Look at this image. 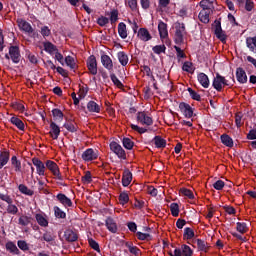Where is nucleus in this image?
Returning <instances> with one entry per match:
<instances>
[{
  "label": "nucleus",
  "mask_w": 256,
  "mask_h": 256,
  "mask_svg": "<svg viewBox=\"0 0 256 256\" xmlns=\"http://www.w3.org/2000/svg\"><path fill=\"white\" fill-rule=\"evenodd\" d=\"M32 221V217L27 216V215H21L18 218V225L22 226V227H27L31 224Z\"/></svg>",
  "instance_id": "e433bc0d"
},
{
  "label": "nucleus",
  "mask_w": 256,
  "mask_h": 256,
  "mask_svg": "<svg viewBox=\"0 0 256 256\" xmlns=\"http://www.w3.org/2000/svg\"><path fill=\"white\" fill-rule=\"evenodd\" d=\"M158 32L160 35V39H168L169 37L168 24L160 20L158 23Z\"/></svg>",
  "instance_id": "2eb2a0df"
},
{
  "label": "nucleus",
  "mask_w": 256,
  "mask_h": 256,
  "mask_svg": "<svg viewBox=\"0 0 256 256\" xmlns=\"http://www.w3.org/2000/svg\"><path fill=\"white\" fill-rule=\"evenodd\" d=\"M182 256H193V249L187 244L181 246Z\"/></svg>",
  "instance_id": "e2e57ef3"
},
{
  "label": "nucleus",
  "mask_w": 256,
  "mask_h": 256,
  "mask_svg": "<svg viewBox=\"0 0 256 256\" xmlns=\"http://www.w3.org/2000/svg\"><path fill=\"white\" fill-rule=\"evenodd\" d=\"M167 50V47L165 44L162 45H156L152 48V51L154 54L156 55H161V54H165Z\"/></svg>",
  "instance_id": "de8ad7c7"
},
{
  "label": "nucleus",
  "mask_w": 256,
  "mask_h": 256,
  "mask_svg": "<svg viewBox=\"0 0 256 256\" xmlns=\"http://www.w3.org/2000/svg\"><path fill=\"white\" fill-rule=\"evenodd\" d=\"M109 148L111 150V152H113L118 159L120 160H127V153L125 151V149L116 141H112L109 144Z\"/></svg>",
  "instance_id": "20e7f679"
},
{
  "label": "nucleus",
  "mask_w": 256,
  "mask_h": 256,
  "mask_svg": "<svg viewBox=\"0 0 256 256\" xmlns=\"http://www.w3.org/2000/svg\"><path fill=\"white\" fill-rule=\"evenodd\" d=\"M18 190L21 194L32 197L34 196V191L29 189L25 184H19Z\"/></svg>",
  "instance_id": "a19ab883"
},
{
  "label": "nucleus",
  "mask_w": 256,
  "mask_h": 256,
  "mask_svg": "<svg viewBox=\"0 0 256 256\" xmlns=\"http://www.w3.org/2000/svg\"><path fill=\"white\" fill-rule=\"evenodd\" d=\"M201 11H210L213 12V2L211 0H201L199 3Z\"/></svg>",
  "instance_id": "72a5a7b5"
},
{
  "label": "nucleus",
  "mask_w": 256,
  "mask_h": 256,
  "mask_svg": "<svg viewBox=\"0 0 256 256\" xmlns=\"http://www.w3.org/2000/svg\"><path fill=\"white\" fill-rule=\"evenodd\" d=\"M117 59L122 67H126L129 64V56L124 51L117 53Z\"/></svg>",
  "instance_id": "bb28decb"
},
{
  "label": "nucleus",
  "mask_w": 256,
  "mask_h": 256,
  "mask_svg": "<svg viewBox=\"0 0 256 256\" xmlns=\"http://www.w3.org/2000/svg\"><path fill=\"white\" fill-rule=\"evenodd\" d=\"M46 168L55 176L57 177L58 180H63L62 175L60 173L59 166L56 162L52 160H47L46 163Z\"/></svg>",
  "instance_id": "6e6552de"
},
{
  "label": "nucleus",
  "mask_w": 256,
  "mask_h": 256,
  "mask_svg": "<svg viewBox=\"0 0 256 256\" xmlns=\"http://www.w3.org/2000/svg\"><path fill=\"white\" fill-rule=\"evenodd\" d=\"M53 212H54L55 218H57V219H66L67 218V213L65 211H63L59 206H54Z\"/></svg>",
  "instance_id": "58836bf2"
},
{
  "label": "nucleus",
  "mask_w": 256,
  "mask_h": 256,
  "mask_svg": "<svg viewBox=\"0 0 256 256\" xmlns=\"http://www.w3.org/2000/svg\"><path fill=\"white\" fill-rule=\"evenodd\" d=\"M184 239L191 240L195 237V231L191 227H186L183 234Z\"/></svg>",
  "instance_id": "3c124183"
},
{
  "label": "nucleus",
  "mask_w": 256,
  "mask_h": 256,
  "mask_svg": "<svg viewBox=\"0 0 256 256\" xmlns=\"http://www.w3.org/2000/svg\"><path fill=\"white\" fill-rule=\"evenodd\" d=\"M190 97L192 100L197 101V102H201V95L199 93H197V91L193 90L191 87H189L187 89Z\"/></svg>",
  "instance_id": "052dcab7"
},
{
  "label": "nucleus",
  "mask_w": 256,
  "mask_h": 256,
  "mask_svg": "<svg viewBox=\"0 0 256 256\" xmlns=\"http://www.w3.org/2000/svg\"><path fill=\"white\" fill-rule=\"evenodd\" d=\"M153 142L157 149H165L167 147V140L160 135L155 136Z\"/></svg>",
  "instance_id": "393cba45"
},
{
  "label": "nucleus",
  "mask_w": 256,
  "mask_h": 256,
  "mask_svg": "<svg viewBox=\"0 0 256 256\" xmlns=\"http://www.w3.org/2000/svg\"><path fill=\"white\" fill-rule=\"evenodd\" d=\"M26 57L30 64H32V65L39 64L38 55H35V54L31 53L30 51H28V52H26Z\"/></svg>",
  "instance_id": "49530a36"
},
{
  "label": "nucleus",
  "mask_w": 256,
  "mask_h": 256,
  "mask_svg": "<svg viewBox=\"0 0 256 256\" xmlns=\"http://www.w3.org/2000/svg\"><path fill=\"white\" fill-rule=\"evenodd\" d=\"M12 109L19 111L20 113H24L25 111V106L24 104L20 103V102H13L11 104Z\"/></svg>",
  "instance_id": "774afa93"
},
{
  "label": "nucleus",
  "mask_w": 256,
  "mask_h": 256,
  "mask_svg": "<svg viewBox=\"0 0 256 256\" xmlns=\"http://www.w3.org/2000/svg\"><path fill=\"white\" fill-rule=\"evenodd\" d=\"M118 35L121 39H127L128 37L127 25L124 22L118 24Z\"/></svg>",
  "instance_id": "7c9ffc66"
},
{
  "label": "nucleus",
  "mask_w": 256,
  "mask_h": 256,
  "mask_svg": "<svg viewBox=\"0 0 256 256\" xmlns=\"http://www.w3.org/2000/svg\"><path fill=\"white\" fill-rule=\"evenodd\" d=\"M110 79L112 83L118 88V89H123L124 84L121 82V80L116 76V74L112 73L110 74Z\"/></svg>",
  "instance_id": "8fccbe9b"
},
{
  "label": "nucleus",
  "mask_w": 256,
  "mask_h": 256,
  "mask_svg": "<svg viewBox=\"0 0 256 256\" xmlns=\"http://www.w3.org/2000/svg\"><path fill=\"white\" fill-rule=\"evenodd\" d=\"M137 122L146 126H152L154 124L153 118L148 116L144 111L137 112Z\"/></svg>",
  "instance_id": "9d476101"
},
{
  "label": "nucleus",
  "mask_w": 256,
  "mask_h": 256,
  "mask_svg": "<svg viewBox=\"0 0 256 256\" xmlns=\"http://www.w3.org/2000/svg\"><path fill=\"white\" fill-rule=\"evenodd\" d=\"M179 110L186 119L193 118V107H191V105H189L188 103L181 102L179 104Z\"/></svg>",
  "instance_id": "f8f14e48"
},
{
  "label": "nucleus",
  "mask_w": 256,
  "mask_h": 256,
  "mask_svg": "<svg viewBox=\"0 0 256 256\" xmlns=\"http://www.w3.org/2000/svg\"><path fill=\"white\" fill-rule=\"evenodd\" d=\"M101 64L110 73H112L114 71L113 60L111 59V57L109 55L103 54L101 56Z\"/></svg>",
  "instance_id": "4468645a"
},
{
  "label": "nucleus",
  "mask_w": 256,
  "mask_h": 256,
  "mask_svg": "<svg viewBox=\"0 0 256 256\" xmlns=\"http://www.w3.org/2000/svg\"><path fill=\"white\" fill-rule=\"evenodd\" d=\"M137 239L140 241H151L152 235L149 233H143L141 231L136 232Z\"/></svg>",
  "instance_id": "5fc2aeb1"
},
{
  "label": "nucleus",
  "mask_w": 256,
  "mask_h": 256,
  "mask_svg": "<svg viewBox=\"0 0 256 256\" xmlns=\"http://www.w3.org/2000/svg\"><path fill=\"white\" fill-rule=\"evenodd\" d=\"M220 140L224 146L228 148H233V138H231V136H229L228 134H222Z\"/></svg>",
  "instance_id": "c9c22d12"
},
{
  "label": "nucleus",
  "mask_w": 256,
  "mask_h": 256,
  "mask_svg": "<svg viewBox=\"0 0 256 256\" xmlns=\"http://www.w3.org/2000/svg\"><path fill=\"white\" fill-rule=\"evenodd\" d=\"M236 230L240 234H245V233H247V231H249V228L247 227V223H245V222H237L236 223Z\"/></svg>",
  "instance_id": "603ef678"
},
{
  "label": "nucleus",
  "mask_w": 256,
  "mask_h": 256,
  "mask_svg": "<svg viewBox=\"0 0 256 256\" xmlns=\"http://www.w3.org/2000/svg\"><path fill=\"white\" fill-rule=\"evenodd\" d=\"M182 70L186 73L193 74L195 72V68H193V63L190 61L184 62L182 66Z\"/></svg>",
  "instance_id": "6e6d98bb"
},
{
  "label": "nucleus",
  "mask_w": 256,
  "mask_h": 256,
  "mask_svg": "<svg viewBox=\"0 0 256 256\" xmlns=\"http://www.w3.org/2000/svg\"><path fill=\"white\" fill-rule=\"evenodd\" d=\"M86 66L90 75L96 76L98 74V63L95 55H91L87 58Z\"/></svg>",
  "instance_id": "39448f33"
},
{
  "label": "nucleus",
  "mask_w": 256,
  "mask_h": 256,
  "mask_svg": "<svg viewBox=\"0 0 256 256\" xmlns=\"http://www.w3.org/2000/svg\"><path fill=\"white\" fill-rule=\"evenodd\" d=\"M235 85V77H232V83L229 80H226L225 77L221 74L216 73V76L213 79L212 87L217 91H223V87H233Z\"/></svg>",
  "instance_id": "f257e3e1"
},
{
  "label": "nucleus",
  "mask_w": 256,
  "mask_h": 256,
  "mask_svg": "<svg viewBox=\"0 0 256 256\" xmlns=\"http://www.w3.org/2000/svg\"><path fill=\"white\" fill-rule=\"evenodd\" d=\"M137 37L144 42L151 41V39H153L151 33L147 28H140L138 30Z\"/></svg>",
  "instance_id": "a211bd4d"
},
{
  "label": "nucleus",
  "mask_w": 256,
  "mask_h": 256,
  "mask_svg": "<svg viewBox=\"0 0 256 256\" xmlns=\"http://www.w3.org/2000/svg\"><path fill=\"white\" fill-rule=\"evenodd\" d=\"M17 23H18V27L22 30V31H25V33H34V29L32 27V25L27 22L26 20L24 19H19L17 20Z\"/></svg>",
  "instance_id": "6ab92c4d"
},
{
  "label": "nucleus",
  "mask_w": 256,
  "mask_h": 256,
  "mask_svg": "<svg viewBox=\"0 0 256 256\" xmlns=\"http://www.w3.org/2000/svg\"><path fill=\"white\" fill-rule=\"evenodd\" d=\"M214 34L222 43L227 41V35H225L223 28L221 27V19L214 21Z\"/></svg>",
  "instance_id": "1a4fd4ad"
},
{
  "label": "nucleus",
  "mask_w": 256,
  "mask_h": 256,
  "mask_svg": "<svg viewBox=\"0 0 256 256\" xmlns=\"http://www.w3.org/2000/svg\"><path fill=\"white\" fill-rule=\"evenodd\" d=\"M108 23H110V19L107 18L106 16H100L97 19V25H99L100 27H106V25H108Z\"/></svg>",
  "instance_id": "338daca9"
},
{
  "label": "nucleus",
  "mask_w": 256,
  "mask_h": 256,
  "mask_svg": "<svg viewBox=\"0 0 256 256\" xmlns=\"http://www.w3.org/2000/svg\"><path fill=\"white\" fill-rule=\"evenodd\" d=\"M211 11L201 10L198 14V18L201 21V23H209V15H211Z\"/></svg>",
  "instance_id": "4c0bfd02"
},
{
  "label": "nucleus",
  "mask_w": 256,
  "mask_h": 256,
  "mask_svg": "<svg viewBox=\"0 0 256 256\" xmlns=\"http://www.w3.org/2000/svg\"><path fill=\"white\" fill-rule=\"evenodd\" d=\"M118 200H119L120 205H122V206H125L126 204H128L130 201V196H129L128 192H126V191L121 192L119 194Z\"/></svg>",
  "instance_id": "79ce46f5"
},
{
  "label": "nucleus",
  "mask_w": 256,
  "mask_h": 256,
  "mask_svg": "<svg viewBox=\"0 0 256 256\" xmlns=\"http://www.w3.org/2000/svg\"><path fill=\"white\" fill-rule=\"evenodd\" d=\"M197 80L204 89H209L210 81L209 76H207V74L203 72L199 73L197 76Z\"/></svg>",
  "instance_id": "b1692460"
},
{
  "label": "nucleus",
  "mask_w": 256,
  "mask_h": 256,
  "mask_svg": "<svg viewBox=\"0 0 256 256\" xmlns=\"http://www.w3.org/2000/svg\"><path fill=\"white\" fill-rule=\"evenodd\" d=\"M10 123L14 125L18 130L25 131V124L20 118L13 116L10 118Z\"/></svg>",
  "instance_id": "c756f323"
},
{
  "label": "nucleus",
  "mask_w": 256,
  "mask_h": 256,
  "mask_svg": "<svg viewBox=\"0 0 256 256\" xmlns=\"http://www.w3.org/2000/svg\"><path fill=\"white\" fill-rule=\"evenodd\" d=\"M185 35H187L185 23L176 22L175 23V34L174 43L176 45H183L185 43Z\"/></svg>",
  "instance_id": "f03ea898"
},
{
  "label": "nucleus",
  "mask_w": 256,
  "mask_h": 256,
  "mask_svg": "<svg viewBox=\"0 0 256 256\" xmlns=\"http://www.w3.org/2000/svg\"><path fill=\"white\" fill-rule=\"evenodd\" d=\"M63 127L70 133H76L78 131V126L75 125L72 121L64 123Z\"/></svg>",
  "instance_id": "37998d69"
},
{
  "label": "nucleus",
  "mask_w": 256,
  "mask_h": 256,
  "mask_svg": "<svg viewBox=\"0 0 256 256\" xmlns=\"http://www.w3.org/2000/svg\"><path fill=\"white\" fill-rule=\"evenodd\" d=\"M122 144H123V147L126 149V150H132L135 146V143L134 141H132L130 138L128 137H124L122 139Z\"/></svg>",
  "instance_id": "a18cd8bd"
},
{
  "label": "nucleus",
  "mask_w": 256,
  "mask_h": 256,
  "mask_svg": "<svg viewBox=\"0 0 256 256\" xmlns=\"http://www.w3.org/2000/svg\"><path fill=\"white\" fill-rule=\"evenodd\" d=\"M56 201L60 203L65 209L73 207V201L64 193L56 195Z\"/></svg>",
  "instance_id": "9b49d317"
},
{
  "label": "nucleus",
  "mask_w": 256,
  "mask_h": 256,
  "mask_svg": "<svg viewBox=\"0 0 256 256\" xmlns=\"http://www.w3.org/2000/svg\"><path fill=\"white\" fill-rule=\"evenodd\" d=\"M125 246H126V248H128V250L131 254H133L134 256H139L140 248H138L137 246L132 245L131 242H126Z\"/></svg>",
  "instance_id": "c03bdc74"
},
{
  "label": "nucleus",
  "mask_w": 256,
  "mask_h": 256,
  "mask_svg": "<svg viewBox=\"0 0 256 256\" xmlns=\"http://www.w3.org/2000/svg\"><path fill=\"white\" fill-rule=\"evenodd\" d=\"M9 56L13 64H19L22 59L20 48L18 46H10Z\"/></svg>",
  "instance_id": "0eeeda50"
},
{
  "label": "nucleus",
  "mask_w": 256,
  "mask_h": 256,
  "mask_svg": "<svg viewBox=\"0 0 256 256\" xmlns=\"http://www.w3.org/2000/svg\"><path fill=\"white\" fill-rule=\"evenodd\" d=\"M65 64L70 68V70H75L77 67L75 59L72 56L65 57Z\"/></svg>",
  "instance_id": "bf43d9fd"
},
{
  "label": "nucleus",
  "mask_w": 256,
  "mask_h": 256,
  "mask_svg": "<svg viewBox=\"0 0 256 256\" xmlns=\"http://www.w3.org/2000/svg\"><path fill=\"white\" fill-rule=\"evenodd\" d=\"M170 211L173 217H179L180 215V207L178 203H171L170 204Z\"/></svg>",
  "instance_id": "864d4df0"
},
{
  "label": "nucleus",
  "mask_w": 256,
  "mask_h": 256,
  "mask_svg": "<svg viewBox=\"0 0 256 256\" xmlns=\"http://www.w3.org/2000/svg\"><path fill=\"white\" fill-rule=\"evenodd\" d=\"M196 244H197V247H198V250L201 251V252H209V244L203 240V239H197L196 240Z\"/></svg>",
  "instance_id": "f704fd0d"
},
{
  "label": "nucleus",
  "mask_w": 256,
  "mask_h": 256,
  "mask_svg": "<svg viewBox=\"0 0 256 256\" xmlns=\"http://www.w3.org/2000/svg\"><path fill=\"white\" fill-rule=\"evenodd\" d=\"M87 110L89 113L99 114L101 112V106L97 102L91 100L87 103Z\"/></svg>",
  "instance_id": "a878e982"
},
{
  "label": "nucleus",
  "mask_w": 256,
  "mask_h": 256,
  "mask_svg": "<svg viewBox=\"0 0 256 256\" xmlns=\"http://www.w3.org/2000/svg\"><path fill=\"white\" fill-rule=\"evenodd\" d=\"M117 21H119V11L117 9H113L110 12V23L111 25H114Z\"/></svg>",
  "instance_id": "680f3d73"
},
{
  "label": "nucleus",
  "mask_w": 256,
  "mask_h": 256,
  "mask_svg": "<svg viewBox=\"0 0 256 256\" xmlns=\"http://www.w3.org/2000/svg\"><path fill=\"white\" fill-rule=\"evenodd\" d=\"M32 164L36 167V173L39 176H45L46 166L42 160H39L38 157H33Z\"/></svg>",
  "instance_id": "ddd939ff"
},
{
  "label": "nucleus",
  "mask_w": 256,
  "mask_h": 256,
  "mask_svg": "<svg viewBox=\"0 0 256 256\" xmlns=\"http://www.w3.org/2000/svg\"><path fill=\"white\" fill-rule=\"evenodd\" d=\"M133 181V174L129 169L124 170L122 175V186L129 187Z\"/></svg>",
  "instance_id": "aec40b11"
},
{
  "label": "nucleus",
  "mask_w": 256,
  "mask_h": 256,
  "mask_svg": "<svg viewBox=\"0 0 256 256\" xmlns=\"http://www.w3.org/2000/svg\"><path fill=\"white\" fill-rule=\"evenodd\" d=\"M35 219L39 226L44 227V228L49 226L48 219L41 213L35 214Z\"/></svg>",
  "instance_id": "2f4dec72"
},
{
  "label": "nucleus",
  "mask_w": 256,
  "mask_h": 256,
  "mask_svg": "<svg viewBox=\"0 0 256 256\" xmlns=\"http://www.w3.org/2000/svg\"><path fill=\"white\" fill-rule=\"evenodd\" d=\"M98 157H99L98 151L94 150L93 148L86 149L81 155L82 160L85 162L95 161L98 159Z\"/></svg>",
  "instance_id": "423d86ee"
},
{
  "label": "nucleus",
  "mask_w": 256,
  "mask_h": 256,
  "mask_svg": "<svg viewBox=\"0 0 256 256\" xmlns=\"http://www.w3.org/2000/svg\"><path fill=\"white\" fill-rule=\"evenodd\" d=\"M246 47L249 50V52L256 55V35L246 38ZM246 61L256 69V58H254L251 55H248L246 57Z\"/></svg>",
  "instance_id": "7ed1b4c3"
},
{
  "label": "nucleus",
  "mask_w": 256,
  "mask_h": 256,
  "mask_svg": "<svg viewBox=\"0 0 256 256\" xmlns=\"http://www.w3.org/2000/svg\"><path fill=\"white\" fill-rule=\"evenodd\" d=\"M54 121L62 122L64 119V113L59 108H54L51 111Z\"/></svg>",
  "instance_id": "473e14b6"
},
{
  "label": "nucleus",
  "mask_w": 256,
  "mask_h": 256,
  "mask_svg": "<svg viewBox=\"0 0 256 256\" xmlns=\"http://www.w3.org/2000/svg\"><path fill=\"white\" fill-rule=\"evenodd\" d=\"M142 72H145L146 76L151 79V81H155V76L152 72V69L148 65L141 66Z\"/></svg>",
  "instance_id": "4d7b16f0"
},
{
  "label": "nucleus",
  "mask_w": 256,
  "mask_h": 256,
  "mask_svg": "<svg viewBox=\"0 0 256 256\" xmlns=\"http://www.w3.org/2000/svg\"><path fill=\"white\" fill-rule=\"evenodd\" d=\"M5 249L7 252H9L12 255H20L21 254L20 249L17 247L16 243L13 241L6 242Z\"/></svg>",
  "instance_id": "4be33fe9"
},
{
  "label": "nucleus",
  "mask_w": 256,
  "mask_h": 256,
  "mask_svg": "<svg viewBox=\"0 0 256 256\" xmlns=\"http://www.w3.org/2000/svg\"><path fill=\"white\" fill-rule=\"evenodd\" d=\"M61 134V129L60 127L54 122H50V131L49 135L53 140H58L59 136Z\"/></svg>",
  "instance_id": "dca6fc26"
},
{
  "label": "nucleus",
  "mask_w": 256,
  "mask_h": 256,
  "mask_svg": "<svg viewBox=\"0 0 256 256\" xmlns=\"http://www.w3.org/2000/svg\"><path fill=\"white\" fill-rule=\"evenodd\" d=\"M236 79L240 84H247V72L241 67L236 69Z\"/></svg>",
  "instance_id": "5701e85b"
},
{
  "label": "nucleus",
  "mask_w": 256,
  "mask_h": 256,
  "mask_svg": "<svg viewBox=\"0 0 256 256\" xmlns=\"http://www.w3.org/2000/svg\"><path fill=\"white\" fill-rule=\"evenodd\" d=\"M56 240V235L51 231H45L41 237V241L49 243L50 245L53 244Z\"/></svg>",
  "instance_id": "cd10ccee"
},
{
  "label": "nucleus",
  "mask_w": 256,
  "mask_h": 256,
  "mask_svg": "<svg viewBox=\"0 0 256 256\" xmlns=\"http://www.w3.org/2000/svg\"><path fill=\"white\" fill-rule=\"evenodd\" d=\"M105 225L109 232L116 234L118 232V225L112 217H107L105 220Z\"/></svg>",
  "instance_id": "412c9836"
},
{
  "label": "nucleus",
  "mask_w": 256,
  "mask_h": 256,
  "mask_svg": "<svg viewBox=\"0 0 256 256\" xmlns=\"http://www.w3.org/2000/svg\"><path fill=\"white\" fill-rule=\"evenodd\" d=\"M19 212V208L17 207V205L13 204V203H9L7 205L6 208V213L9 215H17Z\"/></svg>",
  "instance_id": "09e8293b"
},
{
  "label": "nucleus",
  "mask_w": 256,
  "mask_h": 256,
  "mask_svg": "<svg viewBox=\"0 0 256 256\" xmlns=\"http://www.w3.org/2000/svg\"><path fill=\"white\" fill-rule=\"evenodd\" d=\"M44 51L48 54H53L58 51L57 47L52 42H43Z\"/></svg>",
  "instance_id": "ea45409f"
},
{
  "label": "nucleus",
  "mask_w": 256,
  "mask_h": 256,
  "mask_svg": "<svg viewBox=\"0 0 256 256\" xmlns=\"http://www.w3.org/2000/svg\"><path fill=\"white\" fill-rule=\"evenodd\" d=\"M88 244L94 251L101 253L100 245L95 239L88 238Z\"/></svg>",
  "instance_id": "13d9d810"
},
{
  "label": "nucleus",
  "mask_w": 256,
  "mask_h": 256,
  "mask_svg": "<svg viewBox=\"0 0 256 256\" xmlns=\"http://www.w3.org/2000/svg\"><path fill=\"white\" fill-rule=\"evenodd\" d=\"M17 246L23 252H26V251L30 250L29 244L25 240H18L17 241Z\"/></svg>",
  "instance_id": "0e129e2a"
},
{
  "label": "nucleus",
  "mask_w": 256,
  "mask_h": 256,
  "mask_svg": "<svg viewBox=\"0 0 256 256\" xmlns=\"http://www.w3.org/2000/svg\"><path fill=\"white\" fill-rule=\"evenodd\" d=\"M180 193H181L183 196H185V197H187L188 199H190V200L195 199V195L193 194V191H191V190H189V189H187V188H182V189H180Z\"/></svg>",
  "instance_id": "69168bd1"
},
{
  "label": "nucleus",
  "mask_w": 256,
  "mask_h": 256,
  "mask_svg": "<svg viewBox=\"0 0 256 256\" xmlns=\"http://www.w3.org/2000/svg\"><path fill=\"white\" fill-rule=\"evenodd\" d=\"M10 161V153L3 151L0 153V170L3 169Z\"/></svg>",
  "instance_id": "c85d7f7f"
},
{
  "label": "nucleus",
  "mask_w": 256,
  "mask_h": 256,
  "mask_svg": "<svg viewBox=\"0 0 256 256\" xmlns=\"http://www.w3.org/2000/svg\"><path fill=\"white\" fill-rule=\"evenodd\" d=\"M64 238H65L66 242L74 243V242L78 241L79 236L72 229H67V230L64 231Z\"/></svg>",
  "instance_id": "f3484780"
}]
</instances>
